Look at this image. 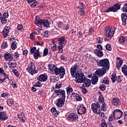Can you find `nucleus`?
Instances as JSON below:
<instances>
[{"label": "nucleus", "instance_id": "obj_1", "mask_svg": "<svg viewBox=\"0 0 127 127\" xmlns=\"http://www.w3.org/2000/svg\"><path fill=\"white\" fill-rule=\"evenodd\" d=\"M95 61L98 66L102 67L101 68L98 69L96 70L95 75H97L98 77H103L107 73V71H109V69H110V61L107 58L100 61L95 60Z\"/></svg>", "mask_w": 127, "mask_h": 127}, {"label": "nucleus", "instance_id": "obj_2", "mask_svg": "<svg viewBox=\"0 0 127 127\" xmlns=\"http://www.w3.org/2000/svg\"><path fill=\"white\" fill-rule=\"evenodd\" d=\"M79 68H80L79 64H75L70 68V70L71 76L72 78H75V77L74 81H75L76 83H78V84L86 82V76H85V74H84L83 73H79L80 71L77 70L79 69Z\"/></svg>", "mask_w": 127, "mask_h": 127}, {"label": "nucleus", "instance_id": "obj_3", "mask_svg": "<svg viewBox=\"0 0 127 127\" xmlns=\"http://www.w3.org/2000/svg\"><path fill=\"white\" fill-rule=\"evenodd\" d=\"M49 70L51 72L55 71V75H59L61 77V79L64 78L65 75V68L63 66H61L58 68L55 66V65L49 64L48 65Z\"/></svg>", "mask_w": 127, "mask_h": 127}, {"label": "nucleus", "instance_id": "obj_4", "mask_svg": "<svg viewBox=\"0 0 127 127\" xmlns=\"http://www.w3.org/2000/svg\"><path fill=\"white\" fill-rule=\"evenodd\" d=\"M99 102L96 103H92L91 105V109L93 113H97L98 109L101 108V104H103L105 102V98L103 95H100L99 97Z\"/></svg>", "mask_w": 127, "mask_h": 127}, {"label": "nucleus", "instance_id": "obj_5", "mask_svg": "<svg viewBox=\"0 0 127 127\" xmlns=\"http://www.w3.org/2000/svg\"><path fill=\"white\" fill-rule=\"evenodd\" d=\"M26 71L32 75L38 73V70L35 69V63L32 62H31L30 66L28 65V67L26 68Z\"/></svg>", "mask_w": 127, "mask_h": 127}, {"label": "nucleus", "instance_id": "obj_6", "mask_svg": "<svg viewBox=\"0 0 127 127\" xmlns=\"http://www.w3.org/2000/svg\"><path fill=\"white\" fill-rule=\"evenodd\" d=\"M105 34L106 36L108 37V38H112L114 36V34H115V31L112 30L111 27L110 26H107L105 28Z\"/></svg>", "mask_w": 127, "mask_h": 127}, {"label": "nucleus", "instance_id": "obj_7", "mask_svg": "<svg viewBox=\"0 0 127 127\" xmlns=\"http://www.w3.org/2000/svg\"><path fill=\"white\" fill-rule=\"evenodd\" d=\"M123 111L119 109L114 110L113 112V116L114 120H119L121 117H123Z\"/></svg>", "mask_w": 127, "mask_h": 127}, {"label": "nucleus", "instance_id": "obj_8", "mask_svg": "<svg viewBox=\"0 0 127 127\" xmlns=\"http://www.w3.org/2000/svg\"><path fill=\"white\" fill-rule=\"evenodd\" d=\"M40 30L42 29V26H44V27H50V21H49L48 19H42L41 21H40Z\"/></svg>", "mask_w": 127, "mask_h": 127}, {"label": "nucleus", "instance_id": "obj_9", "mask_svg": "<svg viewBox=\"0 0 127 127\" xmlns=\"http://www.w3.org/2000/svg\"><path fill=\"white\" fill-rule=\"evenodd\" d=\"M48 77H47V74L44 73L40 74L37 77V80H38L40 82H46Z\"/></svg>", "mask_w": 127, "mask_h": 127}, {"label": "nucleus", "instance_id": "obj_10", "mask_svg": "<svg viewBox=\"0 0 127 127\" xmlns=\"http://www.w3.org/2000/svg\"><path fill=\"white\" fill-rule=\"evenodd\" d=\"M86 107L83 105L78 106L77 113L78 115H84V114H86Z\"/></svg>", "mask_w": 127, "mask_h": 127}, {"label": "nucleus", "instance_id": "obj_11", "mask_svg": "<svg viewBox=\"0 0 127 127\" xmlns=\"http://www.w3.org/2000/svg\"><path fill=\"white\" fill-rule=\"evenodd\" d=\"M57 102L56 105L57 107L58 108H62L64 106V104H65V99L60 98L57 100Z\"/></svg>", "mask_w": 127, "mask_h": 127}, {"label": "nucleus", "instance_id": "obj_12", "mask_svg": "<svg viewBox=\"0 0 127 127\" xmlns=\"http://www.w3.org/2000/svg\"><path fill=\"white\" fill-rule=\"evenodd\" d=\"M7 119H8V116H7L6 112H0V120L1 121H6Z\"/></svg>", "mask_w": 127, "mask_h": 127}, {"label": "nucleus", "instance_id": "obj_13", "mask_svg": "<svg viewBox=\"0 0 127 127\" xmlns=\"http://www.w3.org/2000/svg\"><path fill=\"white\" fill-rule=\"evenodd\" d=\"M67 119L69 121H76L77 119H79L78 115L75 113H70L67 117Z\"/></svg>", "mask_w": 127, "mask_h": 127}, {"label": "nucleus", "instance_id": "obj_14", "mask_svg": "<svg viewBox=\"0 0 127 127\" xmlns=\"http://www.w3.org/2000/svg\"><path fill=\"white\" fill-rule=\"evenodd\" d=\"M111 104L113 106H120L121 101L118 98H113L111 100Z\"/></svg>", "mask_w": 127, "mask_h": 127}, {"label": "nucleus", "instance_id": "obj_15", "mask_svg": "<svg viewBox=\"0 0 127 127\" xmlns=\"http://www.w3.org/2000/svg\"><path fill=\"white\" fill-rule=\"evenodd\" d=\"M13 55L8 53H6L4 55V58L7 61H12L13 60Z\"/></svg>", "mask_w": 127, "mask_h": 127}, {"label": "nucleus", "instance_id": "obj_16", "mask_svg": "<svg viewBox=\"0 0 127 127\" xmlns=\"http://www.w3.org/2000/svg\"><path fill=\"white\" fill-rule=\"evenodd\" d=\"M98 75H96L95 73L91 78V83L92 85H96L97 83H98V81H99V77L97 76Z\"/></svg>", "mask_w": 127, "mask_h": 127}, {"label": "nucleus", "instance_id": "obj_17", "mask_svg": "<svg viewBox=\"0 0 127 127\" xmlns=\"http://www.w3.org/2000/svg\"><path fill=\"white\" fill-rule=\"evenodd\" d=\"M94 53H95V54H96V55H97V56H98L100 58H101V57H103V56H104V53H103V51H102L99 49H95L94 50Z\"/></svg>", "mask_w": 127, "mask_h": 127}, {"label": "nucleus", "instance_id": "obj_18", "mask_svg": "<svg viewBox=\"0 0 127 127\" xmlns=\"http://www.w3.org/2000/svg\"><path fill=\"white\" fill-rule=\"evenodd\" d=\"M121 5H122L121 3H117L112 6L114 12H117V10H119V9H121Z\"/></svg>", "mask_w": 127, "mask_h": 127}, {"label": "nucleus", "instance_id": "obj_19", "mask_svg": "<svg viewBox=\"0 0 127 127\" xmlns=\"http://www.w3.org/2000/svg\"><path fill=\"white\" fill-rule=\"evenodd\" d=\"M77 9H78V12H80V15L81 16H85V15H86L85 11H84V8L81 5L78 6Z\"/></svg>", "mask_w": 127, "mask_h": 127}, {"label": "nucleus", "instance_id": "obj_20", "mask_svg": "<svg viewBox=\"0 0 127 127\" xmlns=\"http://www.w3.org/2000/svg\"><path fill=\"white\" fill-rule=\"evenodd\" d=\"M121 18H122V20L123 21V25H125V24H127V13H122L121 14Z\"/></svg>", "mask_w": 127, "mask_h": 127}, {"label": "nucleus", "instance_id": "obj_21", "mask_svg": "<svg viewBox=\"0 0 127 127\" xmlns=\"http://www.w3.org/2000/svg\"><path fill=\"white\" fill-rule=\"evenodd\" d=\"M84 84H82L83 87H90L91 86V80L85 78V81L83 82Z\"/></svg>", "mask_w": 127, "mask_h": 127}, {"label": "nucleus", "instance_id": "obj_22", "mask_svg": "<svg viewBox=\"0 0 127 127\" xmlns=\"http://www.w3.org/2000/svg\"><path fill=\"white\" fill-rule=\"evenodd\" d=\"M24 114L23 113H21L20 115H18V118L20 121H21V123H25V120H26V118H25V117H24Z\"/></svg>", "mask_w": 127, "mask_h": 127}, {"label": "nucleus", "instance_id": "obj_23", "mask_svg": "<svg viewBox=\"0 0 127 127\" xmlns=\"http://www.w3.org/2000/svg\"><path fill=\"white\" fill-rule=\"evenodd\" d=\"M59 45H65L66 44V39L63 37H62L59 38Z\"/></svg>", "mask_w": 127, "mask_h": 127}, {"label": "nucleus", "instance_id": "obj_24", "mask_svg": "<svg viewBox=\"0 0 127 127\" xmlns=\"http://www.w3.org/2000/svg\"><path fill=\"white\" fill-rule=\"evenodd\" d=\"M42 20V19H40L38 16H36L35 20V24H36L39 27L40 26V21H41Z\"/></svg>", "mask_w": 127, "mask_h": 127}, {"label": "nucleus", "instance_id": "obj_25", "mask_svg": "<svg viewBox=\"0 0 127 127\" xmlns=\"http://www.w3.org/2000/svg\"><path fill=\"white\" fill-rule=\"evenodd\" d=\"M66 93H65V90L61 89V92L60 93V95L61 96V99L65 100L66 98Z\"/></svg>", "mask_w": 127, "mask_h": 127}, {"label": "nucleus", "instance_id": "obj_26", "mask_svg": "<svg viewBox=\"0 0 127 127\" xmlns=\"http://www.w3.org/2000/svg\"><path fill=\"white\" fill-rule=\"evenodd\" d=\"M111 80L112 81L113 83H116V81H117V79H118V77H117V74L116 73H113L111 76Z\"/></svg>", "mask_w": 127, "mask_h": 127}, {"label": "nucleus", "instance_id": "obj_27", "mask_svg": "<svg viewBox=\"0 0 127 127\" xmlns=\"http://www.w3.org/2000/svg\"><path fill=\"white\" fill-rule=\"evenodd\" d=\"M66 93L67 95H69L70 93H72L73 88L71 87V85H68V86L66 88Z\"/></svg>", "mask_w": 127, "mask_h": 127}, {"label": "nucleus", "instance_id": "obj_28", "mask_svg": "<svg viewBox=\"0 0 127 127\" xmlns=\"http://www.w3.org/2000/svg\"><path fill=\"white\" fill-rule=\"evenodd\" d=\"M8 31H6L5 29H3V30L2 31V34H3V38H6V37L8 36Z\"/></svg>", "mask_w": 127, "mask_h": 127}, {"label": "nucleus", "instance_id": "obj_29", "mask_svg": "<svg viewBox=\"0 0 127 127\" xmlns=\"http://www.w3.org/2000/svg\"><path fill=\"white\" fill-rule=\"evenodd\" d=\"M34 45H37L42 47V46H43V42L40 41H35L34 43Z\"/></svg>", "mask_w": 127, "mask_h": 127}, {"label": "nucleus", "instance_id": "obj_30", "mask_svg": "<svg viewBox=\"0 0 127 127\" xmlns=\"http://www.w3.org/2000/svg\"><path fill=\"white\" fill-rule=\"evenodd\" d=\"M16 42H13L11 45V48H12V50H15L16 48H17V46H16Z\"/></svg>", "mask_w": 127, "mask_h": 127}, {"label": "nucleus", "instance_id": "obj_31", "mask_svg": "<svg viewBox=\"0 0 127 127\" xmlns=\"http://www.w3.org/2000/svg\"><path fill=\"white\" fill-rule=\"evenodd\" d=\"M102 122L101 123V127H108V126H107V123H106V120L104 119H103L102 120Z\"/></svg>", "mask_w": 127, "mask_h": 127}, {"label": "nucleus", "instance_id": "obj_32", "mask_svg": "<svg viewBox=\"0 0 127 127\" xmlns=\"http://www.w3.org/2000/svg\"><path fill=\"white\" fill-rule=\"evenodd\" d=\"M75 100L78 101H82L83 99L82 98V95H81L80 94H77L76 96L75 97Z\"/></svg>", "mask_w": 127, "mask_h": 127}, {"label": "nucleus", "instance_id": "obj_33", "mask_svg": "<svg viewBox=\"0 0 127 127\" xmlns=\"http://www.w3.org/2000/svg\"><path fill=\"white\" fill-rule=\"evenodd\" d=\"M0 20L1 21V22L2 24H3V25H4V24H6V23H7V20L5 19V18H3V17H2V18L0 19Z\"/></svg>", "mask_w": 127, "mask_h": 127}, {"label": "nucleus", "instance_id": "obj_34", "mask_svg": "<svg viewBox=\"0 0 127 127\" xmlns=\"http://www.w3.org/2000/svg\"><path fill=\"white\" fill-rule=\"evenodd\" d=\"M33 87H35V88H40V87H42V84H41V82L37 81L35 84L33 85Z\"/></svg>", "mask_w": 127, "mask_h": 127}, {"label": "nucleus", "instance_id": "obj_35", "mask_svg": "<svg viewBox=\"0 0 127 127\" xmlns=\"http://www.w3.org/2000/svg\"><path fill=\"white\" fill-rule=\"evenodd\" d=\"M8 47V45H7V42H3L1 44V48L2 49H5V48H7Z\"/></svg>", "mask_w": 127, "mask_h": 127}, {"label": "nucleus", "instance_id": "obj_36", "mask_svg": "<svg viewBox=\"0 0 127 127\" xmlns=\"http://www.w3.org/2000/svg\"><path fill=\"white\" fill-rule=\"evenodd\" d=\"M36 51V47H33L31 48L30 50V54L31 55H32V54H34V53H35Z\"/></svg>", "mask_w": 127, "mask_h": 127}, {"label": "nucleus", "instance_id": "obj_37", "mask_svg": "<svg viewBox=\"0 0 127 127\" xmlns=\"http://www.w3.org/2000/svg\"><path fill=\"white\" fill-rule=\"evenodd\" d=\"M104 79L103 81V83L105 84V85H109L110 81H109V79L108 78V77H105L104 78Z\"/></svg>", "mask_w": 127, "mask_h": 127}, {"label": "nucleus", "instance_id": "obj_38", "mask_svg": "<svg viewBox=\"0 0 127 127\" xmlns=\"http://www.w3.org/2000/svg\"><path fill=\"white\" fill-rule=\"evenodd\" d=\"M5 80V77L4 78V74L2 73L0 74V82H4Z\"/></svg>", "mask_w": 127, "mask_h": 127}, {"label": "nucleus", "instance_id": "obj_39", "mask_svg": "<svg viewBox=\"0 0 127 127\" xmlns=\"http://www.w3.org/2000/svg\"><path fill=\"white\" fill-rule=\"evenodd\" d=\"M47 55H48V49L47 48H45L43 51V57L47 56Z\"/></svg>", "mask_w": 127, "mask_h": 127}, {"label": "nucleus", "instance_id": "obj_40", "mask_svg": "<svg viewBox=\"0 0 127 127\" xmlns=\"http://www.w3.org/2000/svg\"><path fill=\"white\" fill-rule=\"evenodd\" d=\"M12 72L15 75L16 77H19L20 73L16 69H12Z\"/></svg>", "mask_w": 127, "mask_h": 127}, {"label": "nucleus", "instance_id": "obj_41", "mask_svg": "<svg viewBox=\"0 0 127 127\" xmlns=\"http://www.w3.org/2000/svg\"><path fill=\"white\" fill-rule=\"evenodd\" d=\"M7 104L8 106L11 107V106H12V105H13V100H12V99H8L7 101Z\"/></svg>", "mask_w": 127, "mask_h": 127}, {"label": "nucleus", "instance_id": "obj_42", "mask_svg": "<svg viewBox=\"0 0 127 127\" xmlns=\"http://www.w3.org/2000/svg\"><path fill=\"white\" fill-rule=\"evenodd\" d=\"M111 11H112L113 12H115V11H114V9L113 8V6H111L110 7L108 8L105 11V12H110Z\"/></svg>", "mask_w": 127, "mask_h": 127}, {"label": "nucleus", "instance_id": "obj_43", "mask_svg": "<svg viewBox=\"0 0 127 127\" xmlns=\"http://www.w3.org/2000/svg\"><path fill=\"white\" fill-rule=\"evenodd\" d=\"M106 50H109V51H112V46L110 44H107L106 45Z\"/></svg>", "mask_w": 127, "mask_h": 127}, {"label": "nucleus", "instance_id": "obj_44", "mask_svg": "<svg viewBox=\"0 0 127 127\" xmlns=\"http://www.w3.org/2000/svg\"><path fill=\"white\" fill-rule=\"evenodd\" d=\"M106 88H107V87L104 84H101L99 86V89L101 91H105L106 90Z\"/></svg>", "mask_w": 127, "mask_h": 127}, {"label": "nucleus", "instance_id": "obj_45", "mask_svg": "<svg viewBox=\"0 0 127 127\" xmlns=\"http://www.w3.org/2000/svg\"><path fill=\"white\" fill-rule=\"evenodd\" d=\"M33 56H34V59H36V60H37L39 57H41V56H40V54H36V53H35L33 54Z\"/></svg>", "mask_w": 127, "mask_h": 127}, {"label": "nucleus", "instance_id": "obj_46", "mask_svg": "<svg viewBox=\"0 0 127 127\" xmlns=\"http://www.w3.org/2000/svg\"><path fill=\"white\" fill-rule=\"evenodd\" d=\"M58 50L59 51V53H60V52H63V46L61 45H59L58 46Z\"/></svg>", "mask_w": 127, "mask_h": 127}, {"label": "nucleus", "instance_id": "obj_47", "mask_svg": "<svg viewBox=\"0 0 127 127\" xmlns=\"http://www.w3.org/2000/svg\"><path fill=\"white\" fill-rule=\"evenodd\" d=\"M61 86H62V83L58 82L56 84L55 89H60V88H61Z\"/></svg>", "mask_w": 127, "mask_h": 127}, {"label": "nucleus", "instance_id": "obj_48", "mask_svg": "<svg viewBox=\"0 0 127 127\" xmlns=\"http://www.w3.org/2000/svg\"><path fill=\"white\" fill-rule=\"evenodd\" d=\"M119 41L120 43H124V42H126V39H125L124 37H120L119 38Z\"/></svg>", "mask_w": 127, "mask_h": 127}, {"label": "nucleus", "instance_id": "obj_49", "mask_svg": "<svg viewBox=\"0 0 127 127\" xmlns=\"http://www.w3.org/2000/svg\"><path fill=\"white\" fill-rule=\"evenodd\" d=\"M122 78H123V76L122 75L119 76L118 78H117L116 80L117 82H118V83H121V82L123 81V79H122Z\"/></svg>", "mask_w": 127, "mask_h": 127}, {"label": "nucleus", "instance_id": "obj_50", "mask_svg": "<svg viewBox=\"0 0 127 127\" xmlns=\"http://www.w3.org/2000/svg\"><path fill=\"white\" fill-rule=\"evenodd\" d=\"M9 16V15L8 14V12H5L3 14V18H7Z\"/></svg>", "mask_w": 127, "mask_h": 127}, {"label": "nucleus", "instance_id": "obj_51", "mask_svg": "<svg viewBox=\"0 0 127 127\" xmlns=\"http://www.w3.org/2000/svg\"><path fill=\"white\" fill-rule=\"evenodd\" d=\"M62 89H58L54 91V93L56 94V96H58L60 95V92H61Z\"/></svg>", "mask_w": 127, "mask_h": 127}, {"label": "nucleus", "instance_id": "obj_52", "mask_svg": "<svg viewBox=\"0 0 127 127\" xmlns=\"http://www.w3.org/2000/svg\"><path fill=\"white\" fill-rule=\"evenodd\" d=\"M0 97H2V98H5V97H8V94L7 92H5L1 94Z\"/></svg>", "mask_w": 127, "mask_h": 127}, {"label": "nucleus", "instance_id": "obj_53", "mask_svg": "<svg viewBox=\"0 0 127 127\" xmlns=\"http://www.w3.org/2000/svg\"><path fill=\"white\" fill-rule=\"evenodd\" d=\"M32 3L30 5L31 7H34V6H36V4H37V1L35 0V1H32Z\"/></svg>", "mask_w": 127, "mask_h": 127}, {"label": "nucleus", "instance_id": "obj_54", "mask_svg": "<svg viewBox=\"0 0 127 127\" xmlns=\"http://www.w3.org/2000/svg\"><path fill=\"white\" fill-rule=\"evenodd\" d=\"M11 86L13 87V89H16V88H17V85L14 81L12 82Z\"/></svg>", "mask_w": 127, "mask_h": 127}, {"label": "nucleus", "instance_id": "obj_55", "mask_svg": "<svg viewBox=\"0 0 127 127\" xmlns=\"http://www.w3.org/2000/svg\"><path fill=\"white\" fill-rule=\"evenodd\" d=\"M106 107H107V104H106L105 103H103L102 105H101L102 111H104V110H106Z\"/></svg>", "mask_w": 127, "mask_h": 127}, {"label": "nucleus", "instance_id": "obj_56", "mask_svg": "<svg viewBox=\"0 0 127 127\" xmlns=\"http://www.w3.org/2000/svg\"><path fill=\"white\" fill-rule=\"evenodd\" d=\"M51 49L52 50V51H56V49H57V45H54L51 47Z\"/></svg>", "mask_w": 127, "mask_h": 127}, {"label": "nucleus", "instance_id": "obj_57", "mask_svg": "<svg viewBox=\"0 0 127 127\" xmlns=\"http://www.w3.org/2000/svg\"><path fill=\"white\" fill-rule=\"evenodd\" d=\"M115 120V118L114 117V115H111L110 117L109 118L108 120L109 122H113Z\"/></svg>", "mask_w": 127, "mask_h": 127}, {"label": "nucleus", "instance_id": "obj_58", "mask_svg": "<svg viewBox=\"0 0 127 127\" xmlns=\"http://www.w3.org/2000/svg\"><path fill=\"white\" fill-rule=\"evenodd\" d=\"M72 32H71V34L72 35V37H74L75 38V37H76V30L74 29H72Z\"/></svg>", "mask_w": 127, "mask_h": 127}, {"label": "nucleus", "instance_id": "obj_59", "mask_svg": "<svg viewBox=\"0 0 127 127\" xmlns=\"http://www.w3.org/2000/svg\"><path fill=\"white\" fill-rule=\"evenodd\" d=\"M22 28H23V26L22 25H21V24L18 25V26L17 27V30H21V29H22Z\"/></svg>", "mask_w": 127, "mask_h": 127}, {"label": "nucleus", "instance_id": "obj_60", "mask_svg": "<svg viewBox=\"0 0 127 127\" xmlns=\"http://www.w3.org/2000/svg\"><path fill=\"white\" fill-rule=\"evenodd\" d=\"M53 114H54L55 117H57L59 115V114H60V112L57 110L56 112H54Z\"/></svg>", "mask_w": 127, "mask_h": 127}, {"label": "nucleus", "instance_id": "obj_61", "mask_svg": "<svg viewBox=\"0 0 127 127\" xmlns=\"http://www.w3.org/2000/svg\"><path fill=\"white\" fill-rule=\"evenodd\" d=\"M82 92L83 94H85V95H86V94L88 93V90L85 88H84L82 89Z\"/></svg>", "mask_w": 127, "mask_h": 127}, {"label": "nucleus", "instance_id": "obj_62", "mask_svg": "<svg viewBox=\"0 0 127 127\" xmlns=\"http://www.w3.org/2000/svg\"><path fill=\"white\" fill-rule=\"evenodd\" d=\"M60 59L61 60H63L64 61H66V57H65V56H64V55H61Z\"/></svg>", "mask_w": 127, "mask_h": 127}, {"label": "nucleus", "instance_id": "obj_63", "mask_svg": "<svg viewBox=\"0 0 127 127\" xmlns=\"http://www.w3.org/2000/svg\"><path fill=\"white\" fill-rule=\"evenodd\" d=\"M34 34L31 33L30 35V39H31L32 40H34Z\"/></svg>", "mask_w": 127, "mask_h": 127}, {"label": "nucleus", "instance_id": "obj_64", "mask_svg": "<svg viewBox=\"0 0 127 127\" xmlns=\"http://www.w3.org/2000/svg\"><path fill=\"white\" fill-rule=\"evenodd\" d=\"M125 115H124V120L125 122L127 123V112H125Z\"/></svg>", "mask_w": 127, "mask_h": 127}]
</instances>
